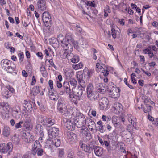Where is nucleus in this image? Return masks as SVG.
Masks as SVG:
<instances>
[{
    "instance_id": "9d476101",
    "label": "nucleus",
    "mask_w": 158,
    "mask_h": 158,
    "mask_svg": "<svg viewBox=\"0 0 158 158\" xmlns=\"http://www.w3.org/2000/svg\"><path fill=\"white\" fill-rule=\"evenodd\" d=\"M42 17V19L44 23H46L47 24H51V16L48 12L45 11L43 13Z\"/></svg>"
},
{
    "instance_id": "a878e982",
    "label": "nucleus",
    "mask_w": 158,
    "mask_h": 158,
    "mask_svg": "<svg viewBox=\"0 0 158 158\" xmlns=\"http://www.w3.org/2000/svg\"><path fill=\"white\" fill-rule=\"evenodd\" d=\"M72 50L70 51L69 50H65V52L64 53V54L66 55L67 59L68 60H71L74 56L73 53L70 52Z\"/></svg>"
},
{
    "instance_id": "864d4df0",
    "label": "nucleus",
    "mask_w": 158,
    "mask_h": 158,
    "mask_svg": "<svg viewBox=\"0 0 158 158\" xmlns=\"http://www.w3.org/2000/svg\"><path fill=\"white\" fill-rule=\"evenodd\" d=\"M77 156L81 158H83L85 156V154L84 153L82 152L79 151L77 152Z\"/></svg>"
},
{
    "instance_id": "aec40b11",
    "label": "nucleus",
    "mask_w": 158,
    "mask_h": 158,
    "mask_svg": "<svg viewBox=\"0 0 158 158\" xmlns=\"http://www.w3.org/2000/svg\"><path fill=\"white\" fill-rule=\"evenodd\" d=\"M96 89L98 92L103 94L106 92L105 85L103 83L97 84L96 85Z\"/></svg>"
},
{
    "instance_id": "0e129e2a",
    "label": "nucleus",
    "mask_w": 158,
    "mask_h": 158,
    "mask_svg": "<svg viewBox=\"0 0 158 158\" xmlns=\"http://www.w3.org/2000/svg\"><path fill=\"white\" fill-rule=\"evenodd\" d=\"M133 126L131 124H129L127 127V130L130 131L132 129Z\"/></svg>"
},
{
    "instance_id": "680f3d73",
    "label": "nucleus",
    "mask_w": 158,
    "mask_h": 158,
    "mask_svg": "<svg viewBox=\"0 0 158 158\" xmlns=\"http://www.w3.org/2000/svg\"><path fill=\"white\" fill-rule=\"evenodd\" d=\"M64 154V152L63 149H60L59 152V156L60 157H62Z\"/></svg>"
},
{
    "instance_id": "8fccbe9b",
    "label": "nucleus",
    "mask_w": 158,
    "mask_h": 158,
    "mask_svg": "<svg viewBox=\"0 0 158 158\" xmlns=\"http://www.w3.org/2000/svg\"><path fill=\"white\" fill-rule=\"evenodd\" d=\"M111 33L113 38L115 39L116 38L117 31L113 28L111 29Z\"/></svg>"
},
{
    "instance_id": "a211bd4d",
    "label": "nucleus",
    "mask_w": 158,
    "mask_h": 158,
    "mask_svg": "<svg viewBox=\"0 0 158 158\" xmlns=\"http://www.w3.org/2000/svg\"><path fill=\"white\" fill-rule=\"evenodd\" d=\"M93 147L94 152L97 156H100L103 154V151L102 148L96 145H93Z\"/></svg>"
},
{
    "instance_id": "2eb2a0df",
    "label": "nucleus",
    "mask_w": 158,
    "mask_h": 158,
    "mask_svg": "<svg viewBox=\"0 0 158 158\" xmlns=\"http://www.w3.org/2000/svg\"><path fill=\"white\" fill-rule=\"evenodd\" d=\"M72 92L75 95L78 96V99H80V98L83 94V91L81 87L78 86V87L76 88L75 87H73Z\"/></svg>"
},
{
    "instance_id": "2f4dec72",
    "label": "nucleus",
    "mask_w": 158,
    "mask_h": 158,
    "mask_svg": "<svg viewBox=\"0 0 158 158\" xmlns=\"http://www.w3.org/2000/svg\"><path fill=\"white\" fill-rule=\"evenodd\" d=\"M96 126L95 122L92 120H90L88 123V127L92 131L96 127Z\"/></svg>"
},
{
    "instance_id": "6e6d98bb",
    "label": "nucleus",
    "mask_w": 158,
    "mask_h": 158,
    "mask_svg": "<svg viewBox=\"0 0 158 158\" xmlns=\"http://www.w3.org/2000/svg\"><path fill=\"white\" fill-rule=\"evenodd\" d=\"M93 2H94V1L93 2L87 1V5L89 6L92 7H95V4Z\"/></svg>"
},
{
    "instance_id": "603ef678",
    "label": "nucleus",
    "mask_w": 158,
    "mask_h": 158,
    "mask_svg": "<svg viewBox=\"0 0 158 158\" xmlns=\"http://www.w3.org/2000/svg\"><path fill=\"white\" fill-rule=\"evenodd\" d=\"M23 122L22 121L19 122V123L15 124V127L17 128H21L22 126L21 124H23Z\"/></svg>"
},
{
    "instance_id": "13d9d810",
    "label": "nucleus",
    "mask_w": 158,
    "mask_h": 158,
    "mask_svg": "<svg viewBox=\"0 0 158 158\" xmlns=\"http://www.w3.org/2000/svg\"><path fill=\"white\" fill-rule=\"evenodd\" d=\"M42 127V126L41 125L38 124L37 126H36V127L35 128V131H36L37 132L39 131V130L41 131V129Z\"/></svg>"
},
{
    "instance_id": "e2e57ef3",
    "label": "nucleus",
    "mask_w": 158,
    "mask_h": 158,
    "mask_svg": "<svg viewBox=\"0 0 158 158\" xmlns=\"http://www.w3.org/2000/svg\"><path fill=\"white\" fill-rule=\"evenodd\" d=\"M48 62L50 63V64L51 66L55 68V69H56V67L54 64V62L52 59H50V60H49L48 61Z\"/></svg>"
},
{
    "instance_id": "338daca9",
    "label": "nucleus",
    "mask_w": 158,
    "mask_h": 158,
    "mask_svg": "<svg viewBox=\"0 0 158 158\" xmlns=\"http://www.w3.org/2000/svg\"><path fill=\"white\" fill-rule=\"evenodd\" d=\"M56 86L58 88H60L62 87V85L60 81H56Z\"/></svg>"
},
{
    "instance_id": "c03bdc74",
    "label": "nucleus",
    "mask_w": 158,
    "mask_h": 158,
    "mask_svg": "<svg viewBox=\"0 0 158 158\" xmlns=\"http://www.w3.org/2000/svg\"><path fill=\"white\" fill-rule=\"evenodd\" d=\"M2 95L3 97L6 98H8L10 97L11 94L10 93L8 90H6L3 93Z\"/></svg>"
},
{
    "instance_id": "ea45409f",
    "label": "nucleus",
    "mask_w": 158,
    "mask_h": 158,
    "mask_svg": "<svg viewBox=\"0 0 158 158\" xmlns=\"http://www.w3.org/2000/svg\"><path fill=\"white\" fill-rule=\"evenodd\" d=\"M35 139L34 136L31 135L28 140L26 138L25 139V142L29 143H32L35 141Z\"/></svg>"
},
{
    "instance_id": "7ed1b4c3",
    "label": "nucleus",
    "mask_w": 158,
    "mask_h": 158,
    "mask_svg": "<svg viewBox=\"0 0 158 158\" xmlns=\"http://www.w3.org/2000/svg\"><path fill=\"white\" fill-rule=\"evenodd\" d=\"M1 64L2 68L9 73L12 72L15 68V66L14 64L12 65L11 62L6 59L2 60Z\"/></svg>"
},
{
    "instance_id": "37998d69",
    "label": "nucleus",
    "mask_w": 158,
    "mask_h": 158,
    "mask_svg": "<svg viewBox=\"0 0 158 158\" xmlns=\"http://www.w3.org/2000/svg\"><path fill=\"white\" fill-rule=\"evenodd\" d=\"M83 66V64L80 63L77 64L73 65V67L75 70H77L81 68Z\"/></svg>"
},
{
    "instance_id": "72a5a7b5",
    "label": "nucleus",
    "mask_w": 158,
    "mask_h": 158,
    "mask_svg": "<svg viewBox=\"0 0 158 158\" xmlns=\"http://www.w3.org/2000/svg\"><path fill=\"white\" fill-rule=\"evenodd\" d=\"M94 90L92 84L91 83H89L87 86L86 89L87 94Z\"/></svg>"
},
{
    "instance_id": "cd10ccee",
    "label": "nucleus",
    "mask_w": 158,
    "mask_h": 158,
    "mask_svg": "<svg viewBox=\"0 0 158 158\" xmlns=\"http://www.w3.org/2000/svg\"><path fill=\"white\" fill-rule=\"evenodd\" d=\"M10 128L7 127H4L2 132V134L5 137H8L10 133Z\"/></svg>"
},
{
    "instance_id": "f03ea898",
    "label": "nucleus",
    "mask_w": 158,
    "mask_h": 158,
    "mask_svg": "<svg viewBox=\"0 0 158 158\" xmlns=\"http://www.w3.org/2000/svg\"><path fill=\"white\" fill-rule=\"evenodd\" d=\"M74 123L77 128H80L86 123V119L83 114L78 111L76 112Z\"/></svg>"
},
{
    "instance_id": "423d86ee",
    "label": "nucleus",
    "mask_w": 158,
    "mask_h": 158,
    "mask_svg": "<svg viewBox=\"0 0 158 158\" xmlns=\"http://www.w3.org/2000/svg\"><path fill=\"white\" fill-rule=\"evenodd\" d=\"M113 83H109L108 89L109 91V94L112 98H115L119 96V90L113 86Z\"/></svg>"
},
{
    "instance_id": "c756f323",
    "label": "nucleus",
    "mask_w": 158,
    "mask_h": 158,
    "mask_svg": "<svg viewBox=\"0 0 158 158\" xmlns=\"http://www.w3.org/2000/svg\"><path fill=\"white\" fill-rule=\"evenodd\" d=\"M80 76L79 75V77H80ZM77 78L78 80V82L81 86L80 87H81V88H82L85 89L86 87V85L84 81L81 78V77L78 78V76L77 77Z\"/></svg>"
},
{
    "instance_id": "393cba45",
    "label": "nucleus",
    "mask_w": 158,
    "mask_h": 158,
    "mask_svg": "<svg viewBox=\"0 0 158 158\" xmlns=\"http://www.w3.org/2000/svg\"><path fill=\"white\" fill-rule=\"evenodd\" d=\"M63 86L64 90L66 91L67 93L69 94L71 92V90L70 88V86L69 82L67 81L64 82L63 84Z\"/></svg>"
},
{
    "instance_id": "a18cd8bd",
    "label": "nucleus",
    "mask_w": 158,
    "mask_h": 158,
    "mask_svg": "<svg viewBox=\"0 0 158 158\" xmlns=\"http://www.w3.org/2000/svg\"><path fill=\"white\" fill-rule=\"evenodd\" d=\"M79 61V58L77 56H74L72 60H71V62L73 63H77Z\"/></svg>"
},
{
    "instance_id": "c9c22d12",
    "label": "nucleus",
    "mask_w": 158,
    "mask_h": 158,
    "mask_svg": "<svg viewBox=\"0 0 158 158\" xmlns=\"http://www.w3.org/2000/svg\"><path fill=\"white\" fill-rule=\"evenodd\" d=\"M152 107L151 106H148L146 105V108L142 107V109L145 113H149L151 111V109Z\"/></svg>"
},
{
    "instance_id": "774afa93",
    "label": "nucleus",
    "mask_w": 158,
    "mask_h": 158,
    "mask_svg": "<svg viewBox=\"0 0 158 158\" xmlns=\"http://www.w3.org/2000/svg\"><path fill=\"white\" fill-rule=\"evenodd\" d=\"M32 154L31 153H29L27 154L24 155V158H31Z\"/></svg>"
},
{
    "instance_id": "473e14b6",
    "label": "nucleus",
    "mask_w": 158,
    "mask_h": 158,
    "mask_svg": "<svg viewBox=\"0 0 158 158\" xmlns=\"http://www.w3.org/2000/svg\"><path fill=\"white\" fill-rule=\"evenodd\" d=\"M47 124H45V126L46 127H50L53 125L55 123V121L54 119L51 118H47Z\"/></svg>"
},
{
    "instance_id": "f3484780",
    "label": "nucleus",
    "mask_w": 158,
    "mask_h": 158,
    "mask_svg": "<svg viewBox=\"0 0 158 158\" xmlns=\"http://www.w3.org/2000/svg\"><path fill=\"white\" fill-rule=\"evenodd\" d=\"M66 39L67 41H66V42H67L70 44L73 47V46L75 47V45L77 43L76 42L74 41L73 38L72 37V35L70 33L67 34L66 36Z\"/></svg>"
},
{
    "instance_id": "a19ab883",
    "label": "nucleus",
    "mask_w": 158,
    "mask_h": 158,
    "mask_svg": "<svg viewBox=\"0 0 158 158\" xmlns=\"http://www.w3.org/2000/svg\"><path fill=\"white\" fill-rule=\"evenodd\" d=\"M44 151L43 149L41 148H39V149L37 150L36 152H33L34 154H35L37 153L38 156H41L43 155V153L44 152Z\"/></svg>"
},
{
    "instance_id": "4d7b16f0",
    "label": "nucleus",
    "mask_w": 158,
    "mask_h": 158,
    "mask_svg": "<svg viewBox=\"0 0 158 158\" xmlns=\"http://www.w3.org/2000/svg\"><path fill=\"white\" fill-rule=\"evenodd\" d=\"M93 73V71L92 70H88L86 72L87 75L89 78L91 76H92Z\"/></svg>"
},
{
    "instance_id": "6e6552de",
    "label": "nucleus",
    "mask_w": 158,
    "mask_h": 158,
    "mask_svg": "<svg viewBox=\"0 0 158 158\" xmlns=\"http://www.w3.org/2000/svg\"><path fill=\"white\" fill-rule=\"evenodd\" d=\"M33 116L27 115L25 117V121L23 125V127L26 129L31 130L33 128L32 121Z\"/></svg>"
},
{
    "instance_id": "1a4fd4ad",
    "label": "nucleus",
    "mask_w": 158,
    "mask_h": 158,
    "mask_svg": "<svg viewBox=\"0 0 158 158\" xmlns=\"http://www.w3.org/2000/svg\"><path fill=\"white\" fill-rule=\"evenodd\" d=\"M64 126L68 130L72 131L74 129L75 125L73 124L74 121L69 119L64 118Z\"/></svg>"
},
{
    "instance_id": "ddd939ff",
    "label": "nucleus",
    "mask_w": 158,
    "mask_h": 158,
    "mask_svg": "<svg viewBox=\"0 0 158 158\" xmlns=\"http://www.w3.org/2000/svg\"><path fill=\"white\" fill-rule=\"evenodd\" d=\"M81 127L80 130L81 133L84 136L87 137V139L89 140L91 138V135L89 131L86 127L84 126Z\"/></svg>"
},
{
    "instance_id": "bb28decb",
    "label": "nucleus",
    "mask_w": 158,
    "mask_h": 158,
    "mask_svg": "<svg viewBox=\"0 0 158 158\" xmlns=\"http://www.w3.org/2000/svg\"><path fill=\"white\" fill-rule=\"evenodd\" d=\"M121 133V135H123V137H124L128 139L131 138L132 136L131 133L129 131H123Z\"/></svg>"
},
{
    "instance_id": "4c0bfd02",
    "label": "nucleus",
    "mask_w": 158,
    "mask_h": 158,
    "mask_svg": "<svg viewBox=\"0 0 158 158\" xmlns=\"http://www.w3.org/2000/svg\"><path fill=\"white\" fill-rule=\"evenodd\" d=\"M47 118L45 117H41L40 118V123L42 125L45 126L46 123L47 124Z\"/></svg>"
},
{
    "instance_id": "39448f33",
    "label": "nucleus",
    "mask_w": 158,
    "mask_h": 158,
    "mask_svg": "<svg viewBox=\"0 0 158 158\" xmlns=\"http://www.w3.org/2000/svg\"><path fill=\"white\" fill-rule=\"evenodd\" d=\"M58 109L64 117H69L70 115V113L68 111L66 108V106L64 103L63 101L60 99L58 102Z\"/></svg>"
},
{
    "instance_id": "0eeeda50",
    "label": "nucleus",
    "mask_w": 158,
    "mask_h": 158,
    "mask_svg": "<svg viewBox=\"0 0 158 158\" xmlns=\"http://www.w3.org/2000/svg\"><path fill=\"white\" fill-rule=\"evenodd\" d=\"M13 145L12 143L9 142L7 144L3 143L0 144V152L2 153H6L12 151Z\"/></svg>"
},
{
    "instance_id": "f257e3e1",
    "label": "nucleus",
    "mask_w": 158,
    "mask_h": 158,
    "mask_svg": "<svg viewBox=\"0 0 158 158\" xmlns=\"http://www.w3.org/2000/svg\"><path fill=\"white\" fill-rule=\"evenodd\" d=\"M59 130L58 128L51 127L48 131V134L49 138L53 140L52 141L51 145H50L51 152H54V147H57L60 146V139L58 136Z\"/></svg>"
},
{
    "instance_id": "4be33fe9",
    "label": "nucleus",
    "mask_w": 158,
    "mask_h": 158,
    "mask_svg": "<svg viewBox=\"0 0 158 158\" xmlns=\"http://www.w3.org/2000/svg\"><path fill=\"white\" fill-rule=\"evenodd\" d=\"M32 150L33 152H36L37 150L39 149L41 147L39 141L36 140L34 143V144L32 146Z\"/></svg>"
},
{
    "instance_id": "e433bc0d",
    "label": "nucleus",
    "mask_w": 158,
    "mask_h": 158,
    "mask_svg": "<svg viewBox=\"0 0 158 158\" xmlns=\"http://www.w3.org/2000/svg\"><path fill=\"white\" fill-rule=\"evenodd\" d=\"M69 82H70L71 85L73 86V87H76L77 84V82L76 80L74 78H70L69 80Z\"/></svg>"
},
{
    "instance_id": "49530a36",
    "label": "nucleus",
    "mask_w": 158,
    "mask_h": 158,
    "mask_svg": "<svg viewBox=\"0 0 158 158\" xmlns=\"http://www.w3.org/2000/svg\"><path fill=\"white\" fill-rule=\"evenodd\" d=\"M67 158H75L73 152L71 150L68 151Z\"/></svg>"
},
{
    "instance_id": "09e8293b",
    "label": "nucleus",
    "mask_w": 158,
    "mask_h": 158,
    "mask_svg": "<svg viewBox=\"0 0 158 158\" xmlns=\"http://www.w3.org/2000/svg\"><path fill=\"white\" fill-rule=\"evenodd\" d=\"M23 106L24 107L27 109L29 106L30 107H31L30 103L28 102L26 100H24L23 103Z\"/></svg>"
},
{
    "instance_id": "6ab92c4d",
    "label": "nucleus",
    "mask_w": 158,
    "mask_h": 158,
    "mask_svg": "<svg viewBox=\"0 0 158 158\" xmlns=\"http://www.w3.org/2000/svg\"><path fill=\"white\" fill-rule=\"evenodd\" d=\"M81 148L83 149V150L85 152L90 153H91L93 149V146H90L89 145H87L85 144H82L81 145Z\"/></svg>"
},
{
    "instance_id": "de8ad7c7",
    "label": "nucleus",
    "mask_w": 158,
    "mask_h": 158,
    "mask_svg": "<svg viewBox=\"0 0 158 158\" xmlns=\"http://www.w3.org/2000/svg\"><path fill=\"white\" fill-rule=\"evenodd\" d=\"M18 56L20 60V62H22L24 57V55L23 52H20L18 54Z\"/></svg>"
},
{
    "instance_id": "9b49d317",
    "label": "nucleus",
    "mask_w": 158,
    "mask_h": 158,
    "mask_svg": "<svg viewBox=\"0 0 158 158\" xmlns=\"http://www.w3.org/2000/svg\"><path fill=\"white\" fill-rule=\"evenodd\" d=\"M87 98L91 101L97 100L99 97V93L96 91L94 90L87 94Z\"/></svg>"
},
{
    "instance_id": "412c9836",
    "label": "nucleus",
    "mask_w": 158,
    "mask_h": 158,
    "mask_svg": "<svg viewBox=\"0 0 158 158\" xmlns=\"http://www.w3.org/2000/svg\"><path fill=\"white\" fill-rule=\"evenodd\" d=\"M67 139L69 141H72L73 140H75L77 138L76 135L71 131H68L66 133Z\"/></svg>"
},
{
    "instance_id": "79ce46f5",
    "label": "nucleus",
    "mask_w": 158,
    "mask_h": 158,
    "mask_svg": "<svg viewBox=\"0 0 158 158\" xmlns=\"http://www.w3.org/2000/svg\"><path fill=\"white\" fill-rule=\"evenodd\" d=\"M129 121V122L131 123V124L132 125L134 128L136 130L138 129V127L136 126V123H135L134 120H133L131 118L130 119H128Z\"/></svg>"
},
{
    "instance_id": "58836bf2",
    "label": "nucleus",
    "mask_w": 158,
    "mask_h": 158,
    "mask_svg": "<svg viewBox=\"0 0 158 158\" xmlns=\"http://www.w3.org/2000/svg\"><path fill=\"white\" fill-rule=\"evenodd\" d=\"M50 99L51 100L56 101L59 98V95L57 93H56L55 95H50L49 96Z\"/></svg>"
},
{
    "instance_id": "3c124183",
    "label": "nucleus",
    "mask_w": 158,
    "mask_h": 158,
    "mask_svg": "<svg viewBox=\"0 0 158 158\" xmlns=\"http://www.w3.org/2000/svg\"><path fill=\"white\" fill-rule=\"evenodd\" d=\"M40 69L41 73L42 74L44 73V75H43V76L45 77H46L47 76V74L46 73V72L45 70V68H44V67L41 66L40 67Z\"/></svg>"
},
{
    "instance_id": "7c9ffc66",
    "label": "nucleus",
    "mask_w": 158,
    "mask_h": 158,
    "mask_svg": "<svg viewBox=\"0 0 158 158\" xmlns=\"http://www.w3.org/2000/svg\"><path fill=\"white\" fill-rule=\"evenodd\" d=\"M98 71L102 73L103 75L105 76H107L109 73V72L107 70V68L105 69L102 66L100 67Z\"/></svg>"
},
{
    "instance_id": "b1692460",
    "label": "nucleus",
    "mask_w": 158,
    "mask_h": 158,
    "mask_svg": "<svg viewBox=\"0 0 158 158\" xmlns=\"http://www.w3.org/2000/svg\"><path fill=\"white\" fill-rule=\"evenodd\" d=\"M65 74L66 77L72 78V77L74 75V72L70 69H66L65 70Z\"/></svg>"
},
{
    "instance_id": "dca6fc26",
    "label": "nucleus",
    "mask_w": 158,
    "mask_h": 158,
    "mask_svg": "<svg viewBox=\"0 0 158 158\" xmlns=\"http://www.w3.org/2000/svg\"><path fill=\"white\" fill-rule=\"evenodd\" d=\"M37 5L38 9L41 10H45L47 7L45 0H39Z\"/></svg>"
},
{
    "instance_id": "5701e85b",
    "label": "nucleus",
    "mask_w": 158,
    "mask_h": 158,
    "mask_svg": "<svg viewBox=\"0 0 158 158\" xmlns=\"http://www.w3.org/2000/svg\"><path fill=\"white\" fill-rule=\"evenodd\" d=\"M41 88V87L39 86H36L33 87L32 89L31 90V94H33L34 96L36 95L40 92V88Z\"/></svg>"
},
{
    "instance_id": "c85d7f7f",
    "label": "nucleus",
    "mask_w": 158,
    "mask_h": 158,
    "mask_svg": "<svg viewBox=\"0 0 158 158\" xmlns=\"http://www.w3.org/2000/svg\"><path fill=\"white\" fill-rule=\"evenodd\" d=\"M97 124L99 125L98 126V131H100L101 133H103L105 131V130L104 129V126L101 120L98 121Z\"/></svg>"
},
{
    "instance_id": "20e7f679",
    "label": "nucleus",
    "mask_w": 158,
    "mask_h": 158,
    "mask_svg": "<svg viewBox=\"0 0 158 158\" xmlns=\"http://www.w3.org/2000/svg\"><path fill=\"white\" fill-rule=\"evenodd\" d=\"M57 40L59 44H61V46L64 50L70 51L73 49V47L70 44L66 42V40L62 34H60L58 35Z\"/></svg>"
},
{
    "instance_id": "5fc2aeb1",
    "label": "nucleus",
    "mask_w": 158,
    "mask_h": 158,
    "mask_svg": "<svg viewBox=\"0 0 158 158\" xmlns=\"http://www.w3.org/2000/svg\"><path fill=\"white\" fill-rule=\"evenodd\" d=\"M57 93L56 91H55L54 89H50L49 90V96L50 95H55V94Z\"/></svg>"
},
{
    "instance_id": "bf43d9fd",
    "label": "nucleus",
    "mask_w": 158,
    "mask_h": 158,
    "mask_svg": "<svg viewBox=\"0 0 158 158\" xmlns=\"http://www.w3.org/2000/svg\"><path fill=\"white\" fill-rule=\"evenodd\" d=\"M151 50L148 48L143 49V52L144 54H148Z\"/></svg>"
},
{
    "instance_id": "052dcab7",
    "label": "nucleus",
    "mask_w": 158,
    "mask_h": 158,
    "mask_svg": "<svg viewBox=\"0 0 158 158\" xmlns=\"http://www.w3.org/2000/svg\"><path fill=\"white\" fill-rule=\"evenodd\" d=\"M48 85L50 87V89H53V82L51 80H49L48 81Z\"/></svg>"
},
{
    "instance_id": "f704fd0d",
    "label": "nucleus",
    "mask_w": 158,
    "mask_h": 158,
    "mask_svg": "<svg viewBox=\"0 0 158 158\" xmlns=\"http://www.w3.org/2000/svg\"><path fill=\"white\" fill-rule=\"evenodd\" d=\"M69 95L70 98L71 99V100L73 102H75L77 99H78V97L77 96L75 95L73 93V92L72 94L71 92L69 94H68Z\"/></svg>"
},
{
    "instance_id": "4468645a",
    "label": "nucleus",
    "mask_w": 158,
    "mask_h": 158,
    "mask_svg": "<svg viewBox=\"0 0 158 158\" xmlns=\"http://www.w3.org/2000/svg\"><path fill=\"white\" fill-rule=\"evenodd\" d=\"M99 103L101 109L103 110L106 109L108 104V99L106 98H103L99 101Z\"/></svg>"
},
{
    "instance_id": "f8f14e48",
    "label": "nucleus",
    "mask_w": 158,
    "mask_h": 158,
    "mask_svg": "<svg viewBox=\"0 0 158 158\" xmlns=\"http://www.w3.org/2000/svg\"><path fill=\"white\" fill-rule=\"evenodd\" d=\"M123 109L122 105L119 103L116 102L113 106V110L116 114H119L122 112Z\"/></svg>"
},
{
    "instance_id": "69168bd1",
    "label": "nucleus",
    "mask_w": 158,
    "mask_h": 158,
    "mask_svg": "<svg viewBox=\"0 0 158 158\" xmlns=\"http://www.w3.org/2000/svg\"><path fill=\"white\" fill-rule=\"evenodd\" d=\"M13 157L15 158H23L22 156L20 154L18 153H15Z\"/></svg>"
}]
</instances>
